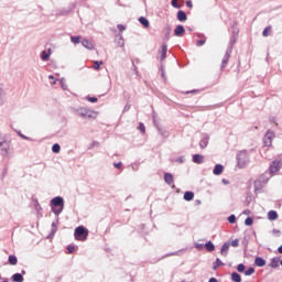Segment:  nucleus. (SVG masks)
<instances>
[{"label":"nucleus","mask_w":282,"mask_h":282,"mask_svg":"<svg viewBox=\"0 0 282 282\" xmlns=\"http://www.w3.org/2000/svg\"><path fill=\"white\" fill-rule=\"evenodd\" d=\"M104 63L102 62H98V61H95L94 62V69H96L98 72V69H100V65H102Z\"/></svg>","instance_id":"nucleus-30"},{"label":"nucleus","mask_w":282,"mask_h":282,"mask_svg":"<svg viewBox=\"0 0 282 282\" xmlns=\"http://www.w3.org/2000/svg\"><path fill=\"white\" fill-rule=\"evenodd\" d=\"M41 57H42V61H47L50 58V54H47V52L43 51Z\"/></svg>","instance_id":"nucleus-31"},{"label":"nucleus","mask_w":282,"mask_h":282,"mask_svg":"<svg viewBox=\"0 0 282 282\" xmlns=\"http://www.w3.org/2000/svg\"><path fill=\"white\" fill-rule=\"evenodd\" d=\"M272 32V26H267L264 30H263V32H262V36H264V37H268V36H270V33Z\"/></svg>","instance_id":"nucleus-24"},{"label":"nucleus","mask_w":282,"mask_h":282,"mask_svg":"<svg viewBox=\"0 0 282 282\" xmlns=\"http://www.w3.org/2000/svg\"><path fill=\"white\" fill-rule=\"evenodd\" d=\"M205 248H206V251H207V252H215V245H213L212 241H208V242L205 245Z\"/></svg>","instance_id":"nucleus-20"},{"label":"nucleus","mask_w":282,"mask_h":282,"mask_svg":"<svg viewBox=\"0 0 282 282\" xmlns=\"http://www.w3.org/2000/svg\"><path fill=\"white\" fill-rule=\"evenodd\" d=\"M0 281H1V274H0Z\"/></svg>","instance_id":"nucleus-52"},{"label":"nucleus","mask_w":282,"mask_h":282,"mask_svg":"<svg viewBox=\"0 0 282 282\" xmlns=\"http://www.w3.org/2000/svg\"><path fill=\"white\" fill-rule=\"evenodd\" d=\"M79 116H82V118L91 119V118H96V112L90 111V110L87 109V108H80V109H79Z\"/></svg>","instance_id":"nucleus-3"},{"label":"nucleus","mask_w":282,"mask_h":282,"mask_svg":"<svg viewBox=\"0 0 282 282\" xmlns=\"http://www.w3.org/2000/svg\"><path fill=\"white\" fill-rule=\"evenodd\" d=\"M231 281L241 282V275L237 272L231 273Z\"/></svg>","instance_id":"nucleus-22"},{"label":"nucleus","mask_w":282,"mask_h":282,"mask_svg":"<svg viewBox=\"0 0 282 282\" xmlns=\"http://www.w3.org/2000/svg\"><path fill=\"white\" fill-rule=\"evenodd\" d=\"M82 45L86 47V50H94V42L85 39L82 41Z\"/></svg>","instance_id":"nucleus-12"},{"label":"nucleus","mask_w":282,"mask_h":282,"mask_svg":"<svg viewBox=\"0 0 282 282\" xmlns=\"http://www.w3.org/2000/svg\"><path fill=\"white\" fill-rule=\"evenodd\" d=\"M117 28L119 32H124V30H127V26H124L123 24H118Z\"/></svg>","instance_id":"nucleus-36"},{"label":"nucleus","mask_w":282,"mask_h":282,"mask_svg":"<svg viewBox=\"0 0 282 282\" xmlns=\"http://www.w3.org/2000/svg\"><path fill=\"white\" fill-rule=\"evenodd\" d=\"M205 43H206V41H204V40H198V41L196 42V45H198V47H202V45H205Z\"/></svg>","instance_id":"nucleus-40"},{"label":"nucleus","mask_w":282,"mask_h":282,"mask_svg":"<svg viewBox=\"0 0 282 282\" xmlns=\"http://www.w3.org/2000/svg\"><path fill=\"white\" fill-rule=\"evenodd\" d=\"M164 182H165V184H169V186H173V182H174L173 174L165 173L164 174Z\"/></svg>","instance_id":"nucleus-8"},{"label":"nucleus","mask_w":282,"mask_h":282,"mask_svg":"<svg viewBox=\"0 0 282 282\" xmlns=\"http://www.w3.org/2000/svg\"><path fill=\"white\" fill-rule=\"evenodd\" d=\"M67 250H68V254H72L74 253V250H76V248L74 246H68Z\"/></svg>","instance_id":"nucleus-38"},{"label":"nucleus","mask_w":282,"mask_h":282,"mask_svg":"<svg viewBox=\"0 0 282 282\" xmlns=\"http://www.w3.org/2000/svg\"><path fill=\"white\" fill-rule=\"evenodd\" d=\"M228 250H230V245L229 243H224L221 249H220V254L223 257H228Z\"/></svg>","instance_id":"nucleus-13"},{"label":"nucleus","mask_w":282,"mask_h":282,"mask_svg":"<svg viewBox=\"0 0 282 282\" xmlns=\"http://www.w3.org/2000/svg\"><path fill=\"white\" fill-rule=\"evenodd\" d=\"M48 78H50L51 80H54V75H50Z\"/></svg>","instance_id":"nucleus-47"},{"label":"nucleus","mask_w":282,"mask_h":282,"mask_svg":"<svg viewBox=\"0 0 282 282\" xmlns=\"http://www.w3.org/2000/svg\"><path fill=\"white\" fill-rule=\"evenodd\" d=\"M208 282H218L215 278H210Z\"/></svg>","instance_id":"nucleus-46"},{"label":"nucleus","mask_w":282,"mask_h":282,"mask_svg":"<svg viewBox=\"0 0 282 282\" xmlns=\"http://www.w3.org/2000/svg\"><path fill=\"white\" fill-rule=\"evenodd\" d=\"M166 52H169V47L166 46V44H163L160 51L161 61H164L166 58Z\"/></svg>","instance_id":"nucleus-15"},{"label":"nucleus","mask_w":282,"mask_h":282,"mask_svg":"<svg viewBox=\"0 0 282 282\" xmlns=\"http://www.w3.org/2000/svg\"><path fill=\"white\" fill-rule=\"evenodd\" d=\"M254 274V268H249L247 271H245L246 276H252Z\"/></svg>","instance_id":"nucleus-29"},{"label":"nucleus","mask_w":282,"mask_h":282,"mask_svg":"<svg viewBox=\"0 0 282 282\" xmlns=\"http://www.w3.org/2000/svg\"><path fill=\"white\" fill-rule=\"evenodd\" d=\"M221 265H224V262H221V260L219 258H217L213 265V270H217V268H219Z\"/></svg>","instance_id":"nucleus-26"},{"label":"nucleus","mask_w":282,"mask_h":282,"mask_svg":"<svg viewBox=\"0 0 282 282\" xmlns=\"http://www.w3.org/2000/svg\"><path fill=\"white\" fill-rule=\"evenodd\" d=\"M184 32H186V30L183 25H177L174 30L175 36H184Z\"/></svg>","instance_id":"nucleus-10"},{"label":"nucleus","mask_w":282,"mask_h":282,"mask_svg":"<svg viewBox=\"0 0 282 282\" xmlns=\"http://www.w3.org/2000/svg\"><path fill=\"white\" fill-rule=\"evenodd\" d=\"M280 261H281V260H280L278 257L273 258V259L271 260L270 264H269L270 268H273V269L279 268Z\"/></svg>","instance_id":"nucleus-19"},{"label":"nucleus","mask_w":282,"mask_h":282,"mask_svg":"<svg viewBox=\"0 0 282 282\" xmlns=\"http://www.w3.org/2000/svg\"><path fill=\"white\" fill-rule=\"evenodd\" d=\"M4 154L8 155V149L4 150Z\"/></svg>","instance_id":"nucleus-48"},{"label":"nucleus","mask_w":282,"mask_h":282,"mask_svg":"<svg viewBox=\"0 0 282 282\" xmlns=\"http://www.w3.org/2000/svg\"><path fill=\"white\" fill-rule=\"evenodd\" d=\"M232 248H237L239 246V240L235 239L231 241Z\"/></svg>","instance_id":"nucleus-39"},{"label":"nucleus","mask_w":282,"mask_h":282,"mask_svg":"<svg viewBox=\"0 0 282 282\" xmlns=\"http://www.w3.org/2000/svg\"><path fill=\"white\" fill-rule=\"evenodd\" d=\"M52 151L53 153H61V145H58L57 143L53 144Z\"/></svg>","instance_id":"nucleus-28"},{"label":"nucleus","mask_w":282,"mask_h":282,"mask_svg":"<svg viewBox=\"0 0 282 282\" xmlns=\"http://www.w3.org/2000/svg\"><path fill=\"white\" fill-rule=\"evenodd\" d=\"M113 166H115V169H121L122 163H121V162H119V163H113Z\"/></svg>","instance_id":"nucleus-42"},{"label":"nucleus","mask_w":282,"mask_h":282,"mask_svg":"<svg viewBox=\"0 0 282 282\" xmlns=\"http://www.w3.org/2000/svg\"><path fill=\"white\" fill-rule=\"evenodd\" d=\"M229 62H230V53H226L223 57L220 69L224 70V68L228 66Z\"/></svg>","instance_id":"nucleus-7"},{"label":"nucleus","mask_w":282,"mask_h":282,"mask_svg":"<svg viewBox=\"0 0 282 282\" xmlns=\"http://www.w3.org/2000/svg\"><path fill=\"white\" fill-rule=\"evenodd\" d=\"M177 21L184 22L188 17L186 15V12L184 11H178L176 14Z\"/></svg>","instance_id":"nucleus-14"},{"label":"nucleus","mask_w":282,"mask_h":282,"mask_svg":"<svg viewBox=\"0 0 282 282\" xmlns=\"http://www.w3.org/2000/svg\"><path fill=\"white\" fill-rule=\"evenodd\" d=\"M139 23H141V25H143V28L150 26L149 20H147V18H144V17L139 18Z\"/></svg>","instance_id":"nucleus-21"},{"label":"nucleus","mask_w":282,"mask_h":282,"mask_svg":"<svg viewBox=\"0 0 282 282\" xmlns=\"http://www.w3.org/2000/svg\"><path fill=\"white\" fill-rule=\"evenodd\" d=\"M189 94H195V90L189 91Z\"/></svg>","instance_id":"nucleus-50"},{"label":"nucleus","mask_w":282,"mask_h":282,"mask_svg":"<svg viewBox=\"0 0 282 282\" xmlns=\"http://www.w3.org/2000/svg\"><path fill=\"white\" fill-rule=\"evenodd\" d=\"M214 175H221L224 173V165L217 164L213 171Z\"/></svg>","instance_id":"nucleus-16"},{"label":"nucleus","mask_w":282,"mask_h":282,"mask_svg":"<svg viewBox=\"0 0 282 282\" xmlns=\"http://www.w3.org/2000/svg\"><path fill=\"white\" fill-rule=\"evenodd\" d=\"M172 6L173 8H180V6L177 4V0H172Z\"/></svg>","instance_id":"nucleus-41"},{"label":"nucleus","mask_w":282,"mask_h":282,"mask_svg":"<svg viewBox=\"0 0 282 282\" xmlns=\"http://www.w3.org/2000/svg\"><path fill=\"white\" fill-rule=\"evenodd\" d=\"M80 35L79 36H72L70 41L72 43H74L75 45H78V43H80Z\"/></svg>","instance_id":"nucleus-27"},{"label":"nucleus","mask_w":282,"mask_h":282,"mask_svg":"<svg viewBox=\"0 0 282 282\" xmlns=\"http://www.w3.org/2000/svg\"><path fill=\"white\" fill-rule=\"evenodd\" d=\"M245 224H246V226H252V224H253L252 218L251 217L246 218Z\"/></svg>","instance_id":"nucleus-33"},{"label":"nucleus","mask_w":282,"mask_h":282,"mask_svg":"<svg viewBox=\"0 0 282 282\" xmlns=\"http://www.w3.org/2000/svg\"><path fill=\"white\" fill-rule=\"evenodd\" d=\"M254 264L258 268H263L265 265V261L263 260V258L257 257L256 260H254Z\"/></svg>","instance_id":"nucleus-18"},{"label":"nucleus","mask_w":282,"mask_h":282,"mask_svg":"<svg viewBox=\"0 0 282 282\" xmlns=\"http://www.w3.org/2000/svg\"><path fill=\"white\" fill-rule=\"evenodd\" d=\"M274 140V132H267L264 138H263V142H264V147H272V141Z\"/></svg>","instance_id":"nucleus-6"},{"label":"nucleus","mask_w":282,"mask_h":282,"mask_svg":"<svg viewBox=\"0 0 282 282\" xmlns=\"http://www.w3.org/2000/svg\"><path fill=\"white\" fill-rule=\"evenodd\" d=\"M9 263L10 265H17V263H19V260L15 258V256H9Z\"/></svg>","instance_id":"nucleus-25"},{"label":"nucleus","mask_w":282,"mask_h":282,"mask_svg":"<svg viewBox=\"0 0 282 282\" xmlns=\"http://www.w3.org/2000/svg\"><path fill=\"white\" fill-rule=\"evenodd\" d=\"M186 6H187V8H193V2L191 0H187Z\"/></svg>","instance_id":"nucleus-43"},{"label":"nucleus","mask_w":282,"mask_h":282,"mask_svg":"<svg viewBox=\"0 0 282 282\" xmlns=\"http://www.w3.org/2000/svg\"><path fill=\"white\" fill-rule=\"evenodd\" d=\"M52 85H56V80H54V82L52 83Z\"/></svg>","instance_id":"nucleus-49"},{"label":"nucleus","mask_w":282,"mask_h":282,"mask_svg":"<svg viewBox=\"0 0 282 282\" xmlns=\"http://www.w3.org/2000/svg\"><path fill=\"white\" fill-rule=\"evenodd\" d=\"M139 130L141 131V133H147V128L144 127V123L139 124Z\"/></svg>","instance_id":"nucleus-34"},{"label":"nucleus","mask_w":282,"mask_h":282,"mask_svg":"<svg viewBox=\"0 0 282 282\" xmlns=\"http://www.w3.org/2000/svg\"><path fill=\"white\" fill-rule=\"evenodd\" d=\"M88 102H98L97 97H87Z\"/></svg>","instance_id":"nucleus-37"},{"label":"nucleus","mask_w":282,"mask_h":282,"mask_svg":"<svg viewBox=\"0 0 282 282\" xmlns=\"http://www.w3.org/2000/svg\"><path fill=\"white\" fill-rule=\"evenodd\" d=\"M193 163L194 164H204V156L200 154L193 155Z\"/></svg>","instance_id":"nucleus-11"},{"label":"nucleus","mask_w":282,"mask_h":282,"mask_svg":"<svg viewBox=\"0 0 282 282\" xmlns=\"http://www.w3.org/2000/svg\"><path fill=\"white\" fill-rule=\"evenodd\" d=\"M2 145H3V143L0 142V147H2Z\"/></svg>","instance_id":"nucleus-51"},{"label":"nucleus","mask_w":282,"mask_h":282,"mask_svg":"<svg viewBox=\"0 0 282 282\" xmlns=\"http://www.w3.org/2000/svg\"><path fill=\"white\" fill-rule=\"evenodd\" d=\"M251 213H252V212H250V209H246V210L243 212V215H251Z\"/></svg>","instance_id":"nucleus-44"},{"label":"nucleus","mask_w":282,"mask_h":282,"mask_svg":"<svg viewBox=\"0 0 282 282\" xmlns=\"http://www.w3.org/2000/svg\"><path fill=\"white\" fill-rule=\"evenodd\" d=\"M238 164L241 169L248 164V153L246 152H240L238 154Z\"/></svg>","instance_id":"nucleus-4"},{"label":"nucleus","mask_w":282,"mask_h":282,"mask_svg":"<svg viewBox=\"0 0 282 282\" xmlns=\"http://www.w3.org/2000/svg\"><path fill=\"white\" fill-rule=\"evenodd\" d=\"M12 280L14 282H23V275H21V273H15L13 274Z\"/></svg>","instance_id":"nucleus-23"},{"label":"nucleus","mask_w":282,"mask_h":282,"mask_svg":"<svg viewBox=\"0 0 282 282\" xmlns=\"http://www.w3.org/2000/svg\"><path fill=\"white\" fill-rule=\"evenodd\" d=\"M184 199H185V202H193V199H195V193L185 192Z\"/></svg>","instance_id":"nucleus-17"},{"label":"nucleus","mask_w":282,"mask_h":282,"mask_svg":"<svg viewBox=\"0 0 282 282\" xmlns=\"http://www.w3.org/2000/svg\"><path fill=\"white\" fill-rule=\"evenodd\" d=\"M268 219L269 221H276V219H279V214L276 213V210H270L268 213Z\"/></svg>","instance_id":"nucleus-9"},{"label":"nucleus","mask_w":282,"mask_h":282,"mask_svg":"<svg viewBox=\"0 0 282 282\" xmlns=\"http://www.w3.org/2000/svg\"><path fill=\"white\" fill-rule=\"evenodd\" d=\"M238 272H243L246 270V265L243 263L238 264L237 267Z\"/></svg>","instance_id":"nucleus-35"},{"label":"nucleus","mask_w":282,"mask_h":282,"mask_svg":"<svg viewBox=\"0 0 282 282\" xmlns=\"http://www.w3.org/2000/svg\"><path fill=\"white\" fill-rule=\"evenodd\" d=\"M74 237L76 241H87V237H89V230L83 226H79L75 229Z\"/></svg>","instance_id":"nucleus-1"},{"label":"nucleus","mask_w":282,"mask_h":282,"mask_svg":"<svg viewBox=\"0 0 282 282\" xmlns=\"http://www.w3.org/2000/svg\"><path fill=\"white\" fill-rule=\"evenodd\" d=\"M52 206L58 209H54L55 215H59V213H63V205L65 202L63 200V197L57 196L51 200Z\"/></svg>","instance_id":"nucleus-2"},{"label":"nucleus","mask_w":282,"mask_h":282,"mask_svg":"<svg viewBox=\"0 0 282 282\" xmlns=\"http://www.w3.org/2000/svg\"><path fill=\"white\" fill-rule=\"evenodd\" d=\"M279 254H282V245L278 248Z\"/></svg>","instance_id":"nucleus-45"},{"label":"nucleus","mask_w":282,"mask_h":282,"mask_svg":"<svg viewBox=\"0 0 282 282\" xmlns=\"http://www.w3.org/2000/svg\"><path fill=\"white\" fill-rule=\"evenodd\" d=\"M270 174L274 175V173H279V171H281V161H273L270 165Z\"/></svg>","instance_id":"nucleus-5"},{"label":"nucleus","mask_w":282,"mask_h":282,"mask_svg":"<svg viewBox=\"0 0 282 282\" xmlns=\"http://www.w3.org/2000/svg\"><path fill=\"white\" fill-rule=\"evenodd\" d=\"M228 221H229V224H235V221H237V217H235V215H230L228 217Z\"/></svg>","instance_id":"nucleus-32"}]
</instances>
